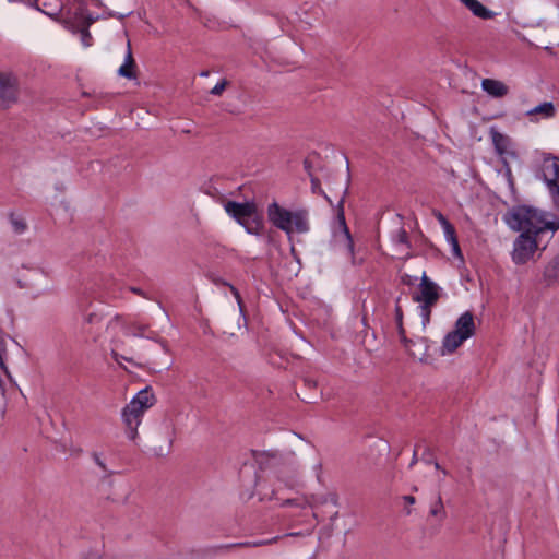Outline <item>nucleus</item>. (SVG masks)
I'll return each mask as SVG.
<instances>
[{
	"mask_svg": "<svg viewBox=\"0 0 559 559\" xmlns=\"http://www.w3.org/2000/svg\"><path fill=\"white\" fill-rule=\"evenodd\" d=\"M508 227L520 234L513 241L512 261L516 265L526 264L536 250L544 251L549 240L559 229V219H546L538 209L521 204L514 205L503 214Z\"/></svg>",
	"mask_w": 559,
	"mask_h": 559,
	"instance_id": "f257e3e1",
	"label": "nucleus"
},
{
	"mask_svg": "<svg viewBox=\"0 0 559 559\" xmlns=\"http://www.w3.org/2000/svg\"><path fill=\"white\" fill-rule=\"evenodd\" d=\"M266 213L269 222L288 236L293 231L305 234L310 229L309 212L306 209H298L292 212L274 201L267 205Z\"/></svg>",
	"mask_w": 559,
	"mask_h": 559,
	"instance_id": "f03ea898",
	"label": "nucleus"
},
{
	"mask_svg": "<svg viewBox=\"0 0 559 559\" xmlns=\"http://www.w3.org/2000/svg\"><path fill=\"white\" fill-rule=\"evenodd\" d=\"M156 403V396L151 386L139 391L122 409V420L126 425L127 436L134 440L138 427L141 424L144 412Z\"/></svg>",
	"mask_w": 559,
	"mask_h": 559,
	"instance_id": "7ed1b4c3",
	"label": "nucleus"
},
{
	"mask_svg": "<svg viewBox=\"0 0 559 559\" xmlns=\"http://www.w3.org/2000/svg\"><path fill=\"white\" fill-rule=\"evenodd\" d=\"M226 213L233 217L250 235L260 236L264 228L263 215L254 201H227L224 204Z\"/></svg>",
	"mask_w": 559,
	"mask_h": 559,
	"instance_id": "20e7f679",
	"label": "nucleus"
},
{
	"mask_svg": "<svg viewBox=\"0 0 559 559\" xmlns=\"http://www.w3.org/2000/svg\"><path fill=\"white\" fill-rule=\"evenodd\" d=\"M349 176L346 179V185L343 190L342 198L336 205V216L332 228V236L338 243H343L347 255L350 258L352 263L356 264L355 258V243L350 230L347 226L344 211L345 197L348 193Z\"/></svg>",
	"mask_w": 559,
	"mask_h": 559,
	"instance_id": "39448f33",
	"label": "nucleus"
},
{
	"mask_svg": "<svg viewBox=\"0 0 559 559\" xmlns=\"http://www.w3.org/2000/svg\"><path fill=\"white\" fill-rule=\"evenodd\" d=\"M20 82L12 72L0 71V110H7L17 103Z\"/></svg>",
	"mask_w": 559,
	"mask_h": 559,
	"instance_id": "423d86ee",
	"label": "nucleus"
},
{
	"mask_svg": "<svg viewBox=\"0 0 559 559\" xmlns=\"http://www.w3.org/2000/svg\"><path fill=\"white\" fill-rule=\"evenodd\" d=\"M543 167L551 177L544 173V180L551 195L555 207L559 209V158L551 155L544 158Z\"/></svg>",
	"mask_w": 559,
	"mask_h": 559,
	"instance_id": "0eeeda50",
	"label": "nucleus"
},
{
	"mask_svg": "<svg viewBox=\"0 0 559 559\" xmlns=\"http://www.w3.org/2000/svg\"><path fill=\"white\" fill-rule=\"evenodd\" d=\"M73 20L76 31L81 34L83 45L86 47L91 46L93 38L88 28L96 19L88 12L85 3L81 2L79 4L74 12Z\"/></svg>",
	"mask_w": 559,
	"mask_h": 559,
	"instance_id": "6e6552de",
	"label": "nucleus"
},
{
	"mask_svg": "<svg viewBox=\"0 0 559 559\" xmlns=\"http://www.w3.org/2000/svg\"><path fill=\"white\" fill-rule=\"evenodd\" d=\"M440 290L441 288L424 272L419 284V294L414 295L413 300L427 306H435L440 298Z\"/></svg>",
	"mask_w": 559,
	"mask_h": 559,
	"instance_id": "1a4fd4ad",
	"label": "nucleus"
},
{
	"mask_svg": "<svg viewBox=\"0 0 559 559\" xmlns=\"http://www.w3.org/2000/svg\"><path fill=\"white\" fill-rule=\"evenodd\" d=\"M251 455L261 472L272 468L283 462V455L278 451L251 450Z\"/></svg>",
	"mask_w": 559,
	"mask_h": 559,
	"instance_id": "9d476101",
	"label": "nucleus"
},
{
	"mask_svg": "<svg viewBox=\"0 0 559 559\" xmlns=\"http://www.w3.org/2000/svg\"><path fill=\"white\" fill-rule=\"evenodd\" d=\"M474 316L472 312L466 311L459 317L454 324V332L463 335L464 340L472 337L475 334Z\"/></svg>",
	"mask_w": 559,
	"mask_h": 559,
	"instance_id": "9b49d317",
	"label": "nucleus"
},
{
	"mask_svg": "<svg viewBox=\"0 0 559 559\" xmlns=\"http://www.w3.org/2000/svg\"><path fill=\"white\" fill-rule=\"evenodd\" d=\"M400 301H401V297H397L395 300V309H394L397 333L400 336V341L404 345L405 349L407 352H409V354L412 356L415 357V354L411 352V345H413L414 342H413V340L406 337L405 329L403 326V310H402V307L400 306Z\"/></svg>",
	"mask_w": 559,
	"mask_h": 559,
	"instance_id": "f8f14e48",
	"label": "nucleus"
},
{
	"mask_svg": "<svg viewBox=\"0 0 559 559\" xmlns=\"http://www.w3.org/2000/svg\"><path fill=\"white\" fill-rule=\"evenodd\" d=\"M543 281L548 287L559 284V253L545 266Z\"/></svg>",
	"mask_w": 559,
	"mask_h": 559,
	"instance_id": "ddd939ff",
	"label": "nucleus"
},
{
	"mask_svg": "<svg viewBox=\"0 0 559 559\" xmlns=\"http://www.w3.org/2000/svg\"><path fill=\"white\" fill-rule=\"evenodd\" d=\"M483 90L490 96L496 98H502L509 93L508 86L495 79H484L481 81Z\"/></svg>",
	"mask_w": 559,
	"mask_h": 559,
	"instance_id": "4468645a",
	"label": "nucleus"
},
{
	"mask_svg": "<svg viewBox=\"0 0 559 559\" xmlns=\"http://www.w3.org/2000/svg\"><path fill=\"white\" fill-rule=\"evenodd\" d=\"M118 75L128 80L136 79V63L132 56L131 45L128 41L123 64L118 69Z\"/></svg>",
	"mask_w": 559,
	"mask_h": 559,
	"instance_id": "2eb2a0df",
	"label": "nucleus"
},
{
	"mask_svg": "<svg viewBox=\"0 0 559 559\" xmlns=\"http://www.w3.org/2000/svg\"><path fill=\"white\" fill-rule=\"evenodd\" d=\"M472 13L483 20L492 19L496 13L483 5L478 0H460Z\"/></svg>",
	"mask_w": 559,
	"mask_h": 559,
	"instance_id": "dca6fc26",
	"label": "nucleus"
},
{
	"mask_svg": "<svg viewBox=\"0 0 559 559\" xmlns=\"http://www.w3.org/2000/svg\"><path fill=\"white\" fill-rule=\"evenodd\" d=\"M466 340H464L463 335H460L459 332L454 331L449 332L442 342V354L453 353L459 348Z\"/></svg>",
	"mask_w": 559,
	"mask_h": 559,
	"instance_id": "f3484780",
	"label": "nucleus"
},
{
	"mask_svg": "<svg viewBox=\"0 0 559 559\" xmlns=\"http://www.w3.org/2000/svg\"><path fill=\"white\" fill-rule=\"evenodd\" d=\"M527 116L540 115L545 119L552 118L556 115V108L552 102H544L527 111Z\"/></svg>",
	"mask_w": 559,
	"mask_h": 559,
	"instance_id": "a211bd4d",
	"label": "nucleus"
},
{
	"mask_svg": "<svg viewBox=\"0 0 559 559\" xmlns=\"http://www.w3.org/2000/svg\"><path fill=\"white\" fill-rule=\"evenodd\" d=\"M491 139L492 144L495 146V151L498 155H503L508 151V146L510 144L509 138L499 131L491 129Z\"/></svg>",
	"mask_w": 559,
	"mask_h": 559,
	"instance_id": "6ab92c4d",
	"label": "nucleus"
},
{
	"mask_svg": "<svg viewBox=\"0 0 559 559\" xmlns=\"http://www.w3.org/2000/svg\"><path fill=\"white\" fill-rule=\"evenodd\" d=\"M36 5L39 11L48 16L58 15L62 8L58 1L51 3V0H36Z\"/></svg>",
	"mask_w": 559,
	"mask_h": 559,
	"instance_id": "aec40b11",
	"label": "nucleus"
},
{
	"mask_svg": "<svg viewBox=\"0 0 559 559\" xmlns=\"http://www.w3.org/2000/svg\"><path fill=\"white\" fill-rule=\"evenodd\" d=\"M310 182H311V191L313 194L323 195L325 200L332 204L331 199L325 194V192L321 188V181L313 174H310Z\"/></svg>",
	"mask_w": 559,
	"mask_h": 559,
	"instance_id": "412c9836",
	"label": "nucleus"
},
{
	"mask_svg": "<svg viewBox=\"0 0 559 559\" xmlns=\"http://www.w3.org/2000/svg\"><path fill=\"white\" fill-rule=\"evenodd\" d=\"M9 218L16 234H22L26 230L27 225L21 217L15 216L14 213H10Z\"/></svg>",
	"mask_w": 559,
	"mask_h": 559,
	"instance_id": "4be33fe9",
	"label": "nucleus"
},
{
	"mask_svg": "<svg viewBox=\"0 0 559 559\" xmlns=\"http://www.w3.org/2000/svg\"><path fill=\"white\" fill-rule=\"evenodd\" d=\"M394 242L399 245H405L408 249L412 247L408 233L405 228L401 227L394 236Z\"/></svg>",
	"mask_w": 559,
	"mask_h": 559,
	"instance_id": "5701e85b",
	"label": "nucleus"
},
{
	"mask_svg": "<svg viewBox=\"0 0 559 559\" xmlns=\"http://www.w3.org/2000/svg\"><path fill=\"white\" fill-rule=\"evenodd\" d=\"M445 516L444 506L442 502L441 495H438L437 501L435 504L430 508V515L438 516V515Z\"/></svg>",
	"mask_w": 559,
	"mask_h": 559,
	"instance_id": "b1692460",
	"label": "nucleus"
},
{
	"mask_svg": "<svg viewBox=\"0 0 559 559\" xmlns=\"http://www.w3.org/2000/svg\"><path fill=\"white\" fill-rule=\"evenodd\" d=\"M445 238L449 242L454 241L457 239L456 231L454 226L449 223L443 227Z\"/></svg>",
	"mask_w": 559,
	"mask_h": 559,
	"instance_id": "393cba45",
	"label": "nucleus"
},
{
	"mask_svg": "<svg viewBox=\"0 0 559 559\" xmlns=\"http://www.w3.org/2000/svg\"><path fill=\"white\" fill-rule=\"evenodd\" d=\"M171 447H173V439H171V438H169V439H168V443H167V445H166L165 448H163V447H160V448H158V449H157V448H154V450H153V451H154V454H155L156 456H166L167 454H169V453H170V451H171Z\"/></svg>",
	"mask_w": 559,
	"mask_h": 559,
	"instance_id": "a878e982",
	"label": "nucleus"
},
{
	"mask_svg": "<svg viewBox=\"0 0 559 559\" xmlns=\"http://www.w3.org/2000/svg\"><path fill=\"white\" fill-rule=\"evenodd\" d=\"M431 307L432 306H427L426 304H421V306H420L424 325H426L430 321Z\"/></svg>",
	"mask_w": 559,
	"mask_h": 559,
	"instance_id": "bb28decb",
	"label": "nucleus"
},
{
	"mask_svg": "<svg viewBox=\"0 0 559 559\" xmlns=\"http://www.w3.org/2000/svg\"><path fill=\"white\" fill-rule=\"evenodd\" d=\"M92 457L97 466H99L104 472L108 473V475H111L112 472H109L106 464L102 461L99 454L97 452L92 453Z\"/></svg>",
	"mask_w": 559,
	"mask_h": 559,
	"instance_id": "cd10ccee",
	"label": "nucleus"
},
{
	"mask_svg": "<svg viewBox=\"0 0 559 559\" xmlns=\"http://www.w3.org/2000/svg\"><path fill=\"white\" fill-rule=\"evenodd\" d=\"M228 82L226 80H222L221 82H218L212 90H211V94L212 95H221L223 93V91L225 90V87L227 86Z\"/></svg>",
	"mask_w": 559,
	"mask_h": 559,
	"instance_id": "c85d7f7f",
	"label": "nucleus"
},
{
	"mask_svg": "<svg viewBox=\"0 0 559 559\" xmlns=\"http://www.w3.org/2000/svg\"><path fill=\"white\" fill-rule=\"evenodd\" d=\"M421 461L426 464H432L435 461L433 453L430 448H426L421 455Z\"/></svg>",
	"mask_w": 559,
	"mask_h": 559,
	"instance_id": "c756f323",
	"label": "nucleus"
},
{
	"mask_svg": "<svg viewBox=\"0 0 559 559\" xmlns=\"http://www.w3.org/2000/svg\"><path fill=\"white\" fill-rule=\"evenodd\" d=\"M451 247H452V253L454 257L456 258H460L461 260H463V254H462V251H461V248H460V245H459V240H454V241H451L450 242Z\"/></svg>",
	"mask_w": 559,
	"mask_h": 559,
	"instance_id": "7c9ffc66",
	"label": "nucleus"
},
{
	"mask_svg": "<svg viewBox=\"0 0 559 559\" xmlns=\"http://www.w3.org/2000/svg\"><path fill=\"white\" fill-rule=\"evenodd\" d=\"M302 383H304V386L309 389V390H316L317 389V381L312 378H302Z\"/></svg>",
	"mask_w": 559,
	"mask_h": 559,
	"instance_id": "2f4dec72",
	"label": "nucleus"
},
{
	"mask_svg": "<svg viewBox=\"0 0 559 559\" xmlns=\"http://www.w3.org/2000/svg\"><path fill=\"white\" fill-rule=\"evenodd\" d=\"M433 215L442 225V227L450 223L449 219L440 211H433Z\"/></svg>",
	"mask_w": 559,
	"mask_h": 559,
	"instance_id": "473e14b6",
	"label": "nucleus"
},
{
	"mask_svg": "<svg viewBox=\"0 0 559 559\" xmlns=\"http://www.w3.org/2000/svg\"><path fill=\"white\" fill-rule=\"evenodd\" d=\"M507 178L511 192L515 194V185L510 168L507 169Z\"/></svg>",
	"mask_w": 559,
	"mask_h": 559,
	"instance_id": "72a5a7b5",
	"label": "nucleus"
},
{
	"mask_svg": "<svg viewBox=\"0 0 559 559\" xmlns=\"http://www.w3.org/2000/svg\"><path fill=\"white\" fill-rule=\"evenodd\" d=\"M231 294L235 296V298L237 299L238 301V305L241 307V302H242V299H241V296H240V293L239 290L231 284L228 285Z\"/></svg>",
	"mask_w": 559,
	"mask_h": 559,
	"instance_id": "f704fd0d",
	"label": "nucleus"
},
{
	"mask_svg": "<svg viewBox=\"0 0 559 559\" xmlns=\"http://www.w3.org/2000/svg\"><path fill=\"white\" fill-rule=\"evenodd\" d=\"M302 165H304V169L305 171L308 174V176L310 177V174H313L312 173V162L309 159V158H305L304 162H302Z\"/></svg>",
	"mask_w": 559,
	"mask_h": 559,
	"instance_id": "c9c22d12",
	"label": "nucleus"
},
{
	"mask_svg": "<svg viewBox=\"0 0 559 559\" xmlns=\"http://www.w3.org/2000/svg\"><path fill=\"white\" fill-rule=\"evenodd\" d=\"M85 320L87 323L93 324L98 322L100 320V317L96 313H90Z\"/></svg>",
	"mask_w": 559,
	"mask_h": 559,
	"instance_id": "e433bc0d",
	"label": "nucleus"
},
{
	"mask_svg": "<svg viewBox=\"0 0 559 559\" xmlns=\"http://www.w3.org/2000/svg\"><path fill=\"white\" fill-rule=\"evenodd\" d=\"M146 328L147 326H145V325H138V326H135L133 335L134 336H139V337L143 336Z\"/></svg>",
	"mask_w": 559,
	"mask_h": 559,
	"instance_id": "4c0bfd02",
	"label": "nucleus"
},
{
	"mask_svg": "<svg viewBox=\"0 0 559 559\" xmlns=\"http://www.w3.org/2000/svg\"><path fill=\"white\" fill-rule=\"evenodd\" d=\"M402 499L408 506L415 504V502H416V498L411 495L403 496Z\"/></svg>",
	"mask_w": 559,
	"mask_h": 559,
	"instance_id": "58836bf2",
	"label": "nucleus"
},
{
	"mask_svg": "<svg viewBox=\"0 0 559 559\" xmlns=\"http://www.w3.org/2000/svg\"><path fill=\"white\" fill-rule=\"evenodd\" d=\"M212 282L215 284V285H223V286H228L229 283H227L226 281L219 278V277H211Z\"/></svg>",
	"mask_w": 559,
	"mask_h": 559,
	"instance_id": "ea45409f",
	"label": "nucleus"
},
{
	"mask_svg": "<svg viewBox=\"0 0 559 559\" xmlns=\"http://www.w3.org/2000/svg\"><path fill=\"white\" fill-rule=\"evenodd\" d=\"M402 283L404 285L411 286V285H413V280H412V277L408 274H404L402 276Z\"/></svg>",
	"mask_w": 559,
	"mask_h": 559,
	"instance_id": "a19ab883",
	"label": "nucleus"
},
{
	"mask_svg": "<svg viewBox=\"0 0 559 559\" xmlns=\"http://www.w3.org/2000/svg\"><path fill=\"white\" fill-rule=\"evenodd\" d=\"M131 13H132V12H131V11H129V12H127V13H122V14H115V13H110L109 15H110V16H114V17H117V19H119V20H123V19H126L127 16H129Z\"/></svg>",
	"mask_w": 559,
	"mask_h": 559,
	"instance_id": "79ce46f5",
	"label": "nucleus"
},
{
	"mask_svg": "<svg viewBox=\"0 0 559 559\" xmlns=\"http://www.w3.org/2000/svg\"><path fill=\"white\" fill-rule=\"evenodd\" d=\"M417 453H418V445H416V448L414 450L412 462L409 464L411 467L418 461Z\"/></svg>",
	"mask_w": 559,
	"mask_h": 559,
	"instance_id": "37998d69",
	"label": "nucleus"
},
{
	"mask_svg": "<svg viewBox=\"0 0 559 559\" xmlns=\"http://www.w3.org/2000/svg\"><path fill=\"white\" fill-rule=\"evenodd\" d=\"M432 464H433L435 468L438 469V471H441L444 476L448 475L447 469L442 468L441 465L436 460L433 461Z\"/></svg>",
	"mask_w": 559,
	"mask_h": 559,
	"instance_id": "c03bdc74",
	"label": "nucleus"
},
{
	"mask_svg": "<svg viewBox=\"0 0 559 559\" xmlns=\"http://www.w3.org/2000/svg\"><path fill=\"white\" fill-rule=\"evenodd\" d=\"M295 504V500L294 499H286L282 506H294Z\"/></svg>",
	"mask_w": 559,
	"mask_h": 559,
	"instance_id": "a18cd8bd",
	"label": "nucleus"
},
{
	"mask_svg": "<svg viewBox=\"0 0 559 559\" xmlns=\"http://www.w3.org/2000/svg\"><path fill=\"white\" fill-rule=\"evenodd\" d=\"M130 289H131V292H133V293H135V294H138V295L143 296V292H142V289H141V288L131 287Z\"/></svg>",
	"mask_w": 559,
	"mask_h": 559,
	"instance_id": "49530a36",
	"label": "nucleus"
},
{
	"mask_svg": "<svg viewBox=\"0 0 559 559\" xmlns=\"http://www.w3.org/2000/svg\"><path fill=\"white\" fill-rule=\"evenodd\" d=\"M301 400L306 403H313L312 399L308 395L302 396Z\"/></svg>",
	"mask_w": 559,
	"mask_h": 559,
	"instance_id": "de8ad7c7",
	"label": "nucleus"
},
{
	"mask_svg": "<svg viewBox=\"0 0 559 559\" xmlns=\"http://www.w3.org/2000/svg\"><path fill=\"white\" fill-rule=\"evenodd\" d=\"M404 511L406 515H409L412 513V509H409L408 507H406Z\"/></svg>",
	"mask_w": 559,
	"mask_h": 559,
	"instance_id": "09e8293b",
	"label": "nucleus"
},
{
	"mask_svg": "<svg viewBox=\"0 0 559 559\" xmlns=\"http://www.w3.org/2000/svg\"><path fill=\"white\" fill-rule=\"evenodd\" d=\"M160 344H162V346H163L164 352L166 353V352H167V348H166V344H165V342H164V341H162V342H160Z\"/></svg>",
	"mask_w": 559,
	"mask_h": 559,
	"instance_id": "8fccbe9b",
	"label": "nucleus"
},
{
	"mask_svg": "<svg viewBox=\"0 0 559 559\" xmlns=\"http://www.w3.org/2000/svg\"><path fill=\"white\" fill-rule=\"evenodd\" d=\"M412 257H413V254H412L411 252H407V254L405 255V258H404V259H409V258H412Z\"/></svg>",
	"mask_w": 559,
	"mask_h": 559,
	"instance_id": "3c124183",
	"label": "nucleus"
},
{
	"mask_svg": "<svg viewBox=\"0 0 559 559\" xmlns=\"http://www.w3.org/2000/svg\"><path fill=\"white\" fill-rule=\"evenodd\" d=\"M201 75H202V76H207V75H209V72H207V71H203V72H201Z\"/></svg>",
	"mask_w": 559,
	"mask_h": 559,
	"instance_id": "603ef678",
	"label": "nucleus"
},
{
	"mask_svg": "<svg viewBox=\"0 0 559 559\" xmlns=\"http://www.w3.org/2000/svg\"><path fill=\"white\" fill-rule=\"evenodd\" d=\"M274 495H275V491H272V496H270V497H269V499H270V500L275 499Z\"/></svg>",
	"mask_w": 559,
	"mask_h": 559,
	"instance_id": "864d4df0",
	"label": "nucleus"
},
{
	"mask_svg": "<svg viewBox=\"0 0 559 559\" xmlns=\"http://www.w3.org/2000/svg\"><path fill=\"white\" fill-rule=\"evenodd\" d=\"M112 354H114L115 359H116V360H118V355H117V353H115V352H114Z\"/></svg>",
	"mask_w": 559,
	"mask_h": 559,
	"instance_id": "5fc2aeb1",
	"label": "nucleus"
},
{
	"mask_svg": "<svg viewBox=\"0 0 559 559\" xmlns=\"http://www.w3.org/2000/svg\"><path fill=\"white\" fill-rule=\"evenodd\" d=\"M75 453H78V454L82 453V449L75 450Z\"/></svg>",
	"mask_w": 559,
	"mask_h": 559,
	"instance_id": "6e6d98bb",
	"label": "nucleus"
}]
</instances>
